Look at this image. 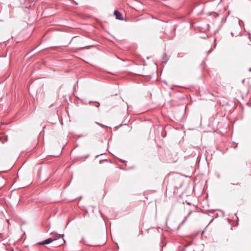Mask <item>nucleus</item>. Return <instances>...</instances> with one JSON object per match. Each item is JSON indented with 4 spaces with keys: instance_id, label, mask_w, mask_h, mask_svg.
Returning a JSON list of instances; mask_svg holds the SVG:
<instances>
[{
    "instance_id": "obj_1",
    "label": "nucleus",
    "mask_w": 251,
    "mask_h": 251,
    "mask_svg": "<svg viewBox=\"0 0 251 251\" xmlns=\"http://www.w3.org/2000/svg\"><path fill=\"white\" fill-rule=\"evenodd\" d=\"M64 235L61 234H56L55 236L53 238H49L42 242L38 243L39 245H45V244H48L51 243L52 241L57 240V239H59L62 237H63Z\"/></svg>"
},
{
    "instance_id": "obj_2",
    "label": "nucleus",
    "mask_w": 251,
    "mask_h": 251,
    "mask_svg": "<svg viewBox=\"0 0 251 251\" xmlns=\"http://www.w3.org/2000/svg\"><path fill=\"white\" fill-rule=\"evenodd\" d=\"M114 14L116 16L117 19L122 20L123 19L122 14L118 11H115Z\"/></svg>"
}]
</instances>
